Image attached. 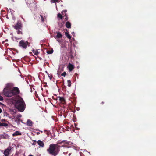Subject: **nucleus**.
I'll list each match as a JSON object with an SVG mask.
<instances>
[{"instance_id":"f03ea898","label":"nucleus","mask_w":156,"mask_h":156,"mask_svg":"<svg viewBox=\"0 0 156 156\" xmlns=\"http://www.w3.org/2000/svg\"><path fill=\"white\" fill-rule=\"evenodd\" d=\"M60 146L55 144H51L47 150L48 153L53 156H56L58 154L60 150Z\"/></svg>"},{"instance_id":"5701e85b","label":"nucleus","mask_w":156,"mask_h":156,"mask_svg":"<svg viewBox=\"0 0 156 156\" xmlns=\"http://www.w3.org/2000/svg\"><path fill=\"white\" fill-rule=\"evenodd\" d=\"M66 16V17L65 18V21H67L68 19V17H67V16L66 15V14H65V15L64 16Z\"/></svg>"},{"instance_id":"393cba45","label":"nucleus","mask_w":156,"mask_h":156,"mask_svg":"<svg viewBox=\"0 0 156 156\" xmlns=\"http://www.w3.org/2000/svg\"><path fill=\"white\" fill-rule=\"evenodd\" d=\"M66 74V72L64 71L62 74H61L62 76H63L64 77H65Z\"/></svg>"},{"instance_id":"ea45409f","label":"nucleus","mask_w":156,"mask_h":156,"mask_svg":"<svg viewBox=\"0 0 156 156\" xmlns=\"http://www.w3.org/2000/svg\"><path fill=\"white\" fill-rule=\"evenodd\" d=\"M33 145H35V144H33Z\"/></svg>"},{"instance_id":"f3484780","label":"nucleus","mask_w":156,"mask_h":156,"mask_svg":"<svg viewBox=\"0 0 156 156\" xmlns=\"http://www.w3.org/2000/svg\"><path fill=\"white\" fill-rule=\"evenodd\" d=\"M59 100L63 104L65 102V100L64 98L63 97H59Z\"/></svg>"},{"instance_id":"ddd939ff","label":"nucleus","mask_w":156,"mask_h":156,"mask_svg":"<svg viewBox=\"0 0 156 156\" xmlns=\"http://www.w3.org/2000/svg\"><path fill=\"white\" fill-rule=\"evenodd\" d=\"M15 121L17 123L18 125H19L20 124V122H22V121L20 118H16L15 119Z\"/></svg>"},{"instance_id":"473e14b6","label":"nucleus","mask_w":156,"mask_h":156,"mask_svg":"<svg viewBox=\"0 0 156 156\" xmlns=\"http://www.w3.org/2000/svg\"><path fill=\"white\" fill-rule=\"evenodd\" d=\"M2 112V110L1 108H0V113H1Z\"/></svg>"},{"instance_id":"f257e3e1","label":"nucleus","mask_w":156,"mask_h":156,"mask_svg":"<svg viewBox=\"0 0 156 156\" xmlns=\"http://www.w3.org/2000/svg\"><path fill=\"white\" fill-rule=\"evenodd\" d=\"M14 105L20 112H23L26 108V105L23 98L18 96V98L15 100Z\"/></svg>"},{"instance_id":"f704fd0d","label":"nucleus","mask_w":156,"mask_h":156,"mask_svg":"<svg viewBox=\"0 0 156 156\" xmlns=\"http://www.w3.org/2000/svg\"><path fill=\"white\" fill-rule=\"evenodd\" d=\"M40 133L39 132H38V133H37V134H38Z\"/></svg>"},{"instance_id":"2f4dec72","label":"nucleus","mask_w":156,"mask_h":156,"mask_svg":"<svg viewBox=\"0 0 156 156\" xmlns=\"http://www.w3.org/2000/svg\"><path fill=\"white\" fill-rule=\"evenodd\" d=\"M5 121V120L4 119H3L2 120V122H4Z\"/></svg>"},{"instance_id":"b1692460","label":"nucleus","mask_w":156,"mask_h":156,"mask_svg":"<svg viewBox=\"0 0 156 156\" xmlns=\"http://www.w3.org/2000/svg\"><path fill=\"white\" fill-rule=\"evenodd\" d=\"M17 33L18 34H23V33L22 32V31H21L20 30H18L17 31Z\"/></svg>"},{"instance_id":"a878e982","label":"nucleus","mask_w":156,"mask_h":156,"mask_svg":"<svg viewBox=\"0 0 156 156\" xmlns=\"http://www.w3.org/2000/svg\"><path fill=\"white\" fill-rule=\"evenodd\" d=\"M40 16L41 17V20L43 22H44V19L43 17L41 15H40Z\"/></svg>"},{"instance_id":"9d476101","label":"nucleus","mask_w":156,"mask_h":156,"mask_svg":"<svg viewBox=\"0 0 156 156\" xmlns=\"http://www.w3.org/2000/svg\"><path fill=\"white\" fill-rule=\"evenodd\" d=\"M37 142L38 145L41 147H43L44 146V144L43 142L41 140H39Z\"/></svg>"},{"instance_id":"f8f14e48","label":"nucleus","mask_w":156,"mask_h":156,"mask_svg":"<svg viewBox=\"0 0 156 156\" xmlns=\"http://www.w3.org/2000/svg\"><path fill=\"white\" fill-rule=\"evenodd\" d=\"M33 123L32 122L30 119H28L27 122V125L29 126H32L33 125Z\"/></svg>"},{"instance_id":"20e7f679","label":"nucleus","mask_w":156,"mask_h":156,"mask_svg":"<svg viewBox=\"0 0 156 156\" xmlns=\"http://www.w3.org/2000/svg\"><path fill=\"white\" fill-rule=\"evenodd\" d=\"M12 90L13 96L18 95L20 93L19 89L17 87H14Z\"/></svg>"},{"instance_id":"c85d7f7f","label":"nucleus","mask_w":156,"mask_h":156,"mask_svg":"<svg viewBox=\"0 0 156 156\" xmlns=\"http://www.w3.org/2000/svg\"><path fill=\"white\" fill-rule=\"evenodd\" d=\"M51 0L53 1V2H58V0Z\"/></svg>"},{"instance_id":"0eeeda50","label":"nucleus","mask_w":156,"mask_h":156,"mask_svg":"<svg viewBox=\"0 0 156 156\" xmlns=\"http://www.w3.org/2000/svg\"><path fill=\"white\" fill-rule=\"evenodd\" d=\"M56 33L57 34V35L56 36L54 37V38L57 39V41L59 42L60 43L61 42V41L59 39L62 38V35L61 33L59 32H56Z\"/></svg>"},{"instance_id":"1a4fd4ad","label":"nucleus","mask_w":156,"mask_h":156,"mask_svg":"<svg viewBox=\"0 0 156 156\" xmlns=\"http://www.w3.org/2000/svg\"><path fill=\"white\" fill-rule=\"evenodd\" d=\"M10 149L8 148L7 149H5L3 152V154L5 155V156H8L10 154Z\"/></svg>"},{"instance_id":"423d86ee","label":"nucleus","mask_w":156,"mask_h":156,"mask_svg":"<svg viewBox=\"0 0 156 156\" xmlns=\"http://www.w3.org/2000/svg\"><path fill=\"white\" fill-rule=\"evenodd\" d=\"M4 93L6 97H12L13 96L12 90L6 91L5 88L4 90Z\"/></svg>"},{"instance_id":"2eb2a0df","label":"nucleus","mask_w":156,"mask_h":156,"mask_svg":"<svg viewBox=\"0 0 156 156\" xmlns=\"http://www.w3.org/2000/svg\"><path fill=\"white\" fill-rule=\"evenodd\" d=\"M57 17H58V20H59L60 19H62L63 18V16L60 13H59L58 14H57Z\"/></svg>"},{"instance_id":"412c9836","label":"nucleus","mask_w":156,"mask_h":156,"mask_svg":"<svg viewBox=\"0 0 156 156\" xmlns=\"http://www.w3.org/2000/svg\"><path fill=\"white\" fill-rule=\"evenodd\" d=\"M68 83V86L69 87H70L71 84V82L70 80H68L67 81Z\"/></svg>"},{"instance_id":"bb28decb","label":"nucleus","mask_w":156,"mask_h":156,"mask_svg":"<svg viewBox=\"0 0 156 156\" xmlns=\"http://www.w3.org/2000/svg\"><path fill=\"white\" fill-rule=\"evenodd\" d=\"M22 117V115L21 114H19L17 116L16 118H19Z\"/></svg>"},{"instance_id":"9b49d317","label":"nucleus","mask_w":156,"mask_h":156,"mask_svg":"<svg viewBox=\"0 0 156 156\" xmlns=\"http://www.w3.org/2000/svg\"><path fill=\"white\" fill-rule=\"evenodd\" d=\"M66 27L68 28H71V24L69 21H67L66 24Z\"/></svg>"},{"instance_id":"6e6552de","label":"nucleus","mask_w":156,"mask_h":156,"mask_svg":"<svg viewBox=\"0 0 156 156\" xmlns=\"http://www.w3.org/2000/svg\"><path fill=\"white\" fill-rule=\"evenodd\" d=\"M67 68L69 70V72L72 71L73 69L75 68L74 66L70 62H69L68 66H67Z\"/></svg>"},{"instance_id":"c9c22d12","label":"nucleus","mask_w":156,"mask_h":156,"mask_svg":"<svg viewBox=\"0 0 156 156\" xmlns=\"http://www.w3.org/2000/svg\"><path fill=\"white\" fill-rule=\"evenodd\" d=\"M33 141H34V142H36V140H34Z\"/></svg>"},{"instance_id":"dca6fc26","label":"nucleus","mask_w":156,"mask_h":156,"mask_svg":"<svg viewBox=\"0 0 156 156\" xmlns=\"http://www.w3.org/2000/svg\"><path fill=\"white\" fill-rule=\"evenodd\" d=\"M65 34L69 39H71V36L69 34V33L65 32Z\"/></svg>"},{"instance_id":"6ab92c4d","label":"nucleus","mask_w":156,"mask_h":156,"mask_svg":"<svg viewBox=\"0 0 156 156\" xmlns=\"http://www.w3.org/2000/svg\"><path fill=\"white\" fill-rule=\"evenodd\" d=\"M32 51L35 55H38L39 53V52L38 51L37 49H36V50H34L33 49L32 50Z\"/></svg>"},{"instance_id":"4468645a","label":"nucleus","mask_w":156,"mask_h":156,"mask_svg":"<svg viewBox=\"0 0 156 156\" xmlns=\"http://www.w3.org/2000/svg\"><path fill=\"white\" fill-rule=\"evenodd\" d=\"M21 133L18 131H16L13 134V136H15L17 135H21Z\"/></svg>"},{"instance_id":"7ed1b4c3","label":"nucleus","mask_w":156,"mask_h":156,"mask_svg":"<svg viewBox=\"0 0 156 156\" xmlns=\"http://www.w3.org/2000/svg\"><path fill=\"white\" fill-rule=\"evenodd\" d=\"M30 44L27 41H25L24 40H21L19 43V45L20 47L24 48H26L27 46H29Z\"/></svg>"},{"instance_id":"39448f33","label":"nucleus","mask_w":156,"mask_h":156,"mask_svg":"<svg viewBox=\"0 0 156 156\" xmlns=\"http://www.w3.org/2000/svg\"><path fill=\"white\" fill-rule=\"evenodd\" d=\"M14 29L16 30L20 29L22 27V24L20 21H18L16 25H13Z\"/></svg>"},{"instance_id":"a19ab883","label":"nucleus","mask_w":156,"mask_h":156,"mask_svg":"<svg viewBox=\"0 0 156 156\" xmlns=\"http://www.w3.org/2000/svg\"><path fill=\"white\" fill-rule=\"evenodd\" d=\"M2 104V103L0 102V104Z\"/></svg>"},{"instance_id":"4be33fe9","label":"nucleus","mask_w":156,"mask_h":156,"mask_svg":"<svg viewBox=\"0 0 156 156\" xmlns=\"http://www.w3.org/2000/svg\"><path fill=\"white\" fill-rule=\"evenodd\" d=\"M65 142V141H62L61 142L58 141L57 144H57L58 145L59 144H61L62 143H63Z\"/></svg>"},{"instance_id":"4c0bfd02","label":"nucleus","mask_w":156,"mask_h":156,"mask_svg":"<svg viewBox=\"0 0 156 156\" xmlns=\"http://www.w3.org/2000/svg\"><path fill=\"white\" fill-rule=\"evenodd\" d=\"M40 59H41V58H40Z\"/></svg>"},{"instance_id":"72a5a7b5","label":"nucleus","mask_w":156,"mask_h":156,"mask_svg":"<svg viewBox=\"0 0 156 156\" xmlns=\"http://www.w3.org/2000/svg\"><path fill=\"white\" fill-rule=\"evenodd\" d=\"M104 102H103V101L101 102V103H102V104H104Z\"/></svg>"},{"instance_id":"cd10ccee","label":"nucleus","mask_w":156,"mask_h":156,"mask_svg":"<svg viewBox=\"0 0 156 156\" xmlns=\"http://www.w3.org/2000/svg\"><path fill=\"white\" fill-rule=\"evenodd\" d=\"M3 100V98L1 96H0V101H2Z\"/></svg>"},{"instance_id":"7c9ffc66","label":"nucleus","mask_w":156,"mask_h":156,"mask_svg":"<svg viewBox=\"0 0 156 156\" xmlns=\"http://www.w3.org/2000/svg\"><path fill=\"white\" fill-rule=\"evenodd\" d=\"M70 57H71V58H73V56L72 55H70Z\"/></svg>"},{"instance_id":"aec40b11","label":"nucleus","mask_w":156,"mask_h":156,"mask_svg":"<svg viewBox=\"0 0 156 156\" xmlns=\"http://www.w3.org/2000/svg\"><path fill=\"white\" fill-rule=\"evenodd\" d=\"M53 50L52 48L50 51H47V53L48 54H52L53 52Z\"/></svg>"},{"instance_id":"c756f323","label":"nucleus","mask_w":156,"mask_h":156,"mask_svg":"<svg viewBox=\"0 0 156 156\" xmlns=\"http://www.w3.org/2000/svg\"><path fill=\"white\" fill-rule=\"evenodd\" d=\"M67 11L66 10H63L62 11V13H66V12Z\"/></svg>"},{"instance_id":"a211bd4d","label":"nucleus","mask_w":156,"mask_h":156,"mask_svg":"<svg viewBox=\"0 0 156 156\" xmlns=\"http://www.w3.org/2000/svg\"><path fill=\"white\" fill-rule=\"evenodd\" d=\"M2 126L6 127L8 126V124L6 123H1V122H0V126Z\"/></svg>"},{"instance_id":"e433bc0d","label":"nucleus","mask_w":156,"mask_h":156,"mask_svg":"<svg viewBox=\"0 0 156 156\" xmlns=\"http://www.w3.org/2000/svg\"><path fill=\"white\" fill-rule=\"evenodd\" d=\"M29 156H33L32 155H29Z\"/></svg>"},{"instance_id":"58836bf2","label":"nucleus","mask_w":156,"mask_h":156,"mask_svg":"<svg viewBox=\"0 0 156 156\" xmlns=\"http://www.w3.org/2000/svg\"><path fill=\"white\" fill-rule=\"evenodd\" d=\"M62 25V23H61V25Z\"/></svg>"}]
</instances>
